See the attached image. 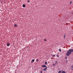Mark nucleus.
I'll use <instances>...</instances> for the list:
<instances>
[{
  "label": "nucleus",
  "mask_w": 73,
  "mask_h": 73,
  "mask_svg": "<svg viewBox=\"0 0 73 73\" xmlns=\"http://www.w3.org/2000/svg\"><path fill=\"white\" fill-rule=\"evenodd\" d=\"M73 52V49H69L66 53V55L68 56H69L70 54H71L72 52Z\"/></svg>",
  "instance_id": "1"
},
{
  "label": "nucleus",
  "mask_w": 73,
  "mask_h": 73,
  "mask_svg": "<svg viewBox=\"0 0 73 73\" xmlns=\"http://www.w3.org/2000/svg\"><path fill=\"white\" fill-rule=\"evenodd\" d=\"M34 62H35V59H33L31 61L32 63H33Z\"/></svg>",
  "instance_id": "2"
},
{
  "label": "nucleus",
  "mask_w": 73,
  "mask_h": 73,
  "mask_svg": "<svg viewBox=\"0 0 73 73\" xmlns=\"http://www.w3.org/2000/svg\"><path fill=\"white\" fill-rule=\"evenodd\" d=\"M47 69V67H46V68L45 69H44L43 70V71H45Z\"/></svg>",
  "instance_id": "3"
},
{
  "label": "nucleus",
  "mask_w": 73,
  "mask_h": 73,
  "mask_svg": "<svg viewBox=\"0 0 73 73\" xmlns=\"http://www.w3.org/2000/svg\"><path fill=\"white\" fill-rule=\"evenodd\" d=\"M7 46H9L10 45V44L9 43H7Z\"/></svg>",
  "instance_id": "4"
},
{
  "label": "nucleus",
  "mask_w": 73,
  "mask_h": 73,
  "mask_svg": "<svg viewBox=\"0 0 73 73\" xmlns=\"http://www.w3.org/2000/svg\"><path fill=\"white\" fill-rule=\"evenodd\" d=\"M71 69H72V70H73V65L71 66Z\"/></svg>",
  "instance_id": "5"
},
{
  "label": "nucleus",
  "mask_w": 73,
  "mask_h": 73,
  "mask_svg": "<svg viewBox=\"0 0 73 73\" xmlns=\"http://www.w3.org/2000/svg\"><path fill=\"white\" fill-rule=\"evenodd\" d=\"M42 67H46V65H42Z\"/></svg>",
  "instance_id": "6"
},
{
  "label": "nucleus",
  "mask_w": 73,
  "mask_h": 73,
  "mask_svg": "<svg viewBox=\"0 0 73 73\" xmlns=\"http://www.w3.org/2000/svg\"><path fill=\"white\" fill-rule=\"evenodd\" d=\"M23 7L24 8H25V4H23Z\"/></svg>",
  "instance_id": "7"
},
{
  "label": "nucleus",
  "mask_w": 73,
  "mask_h": 73,
  "mask_svg": "<svg viewBox=\"0 0 73 73\" xmlns=\"http://www.w3.org/2000/svg\"><path fill=\"white\" fill-rule=\"evenodd\" d=\"M72 1H71L70 2V3L69 4V5H71L72 4Z\"/></svg>",
  "instance_id": "8"
},
{
  "label": "nucleus",
  "mask_w": 73,
  "mask_h": 73,
  "mask_svg": "<svg viewBox=\"0 0 73 73\" xmlns=\"http://www.w3.org/2000/svg\"><path fill=\"white\" fill-rule=\"evenodd\" d=\"M61 71L60 70L58 71V73H61Z\"/></svg>",
  "instance_id": "9"
},
{
  "label": "nucleus",
  "mask_w": 73,
  "mask_h": 73,
  "mask_svg": "<svg viewBox=\"0 0 73 73\" xmlns=\"http://www.w3.org/2000/svg\"><path fill=\"white\" fill-rule=\"evenodd\" d=\"M45 65H46V64H47V62H46L45 63Z\"/></svg>",
  "instance_id": "10"
},
{
  "label": "nucleus",
  "mask_w": 73,
  "mask_h": 73,
  "mask_svg": "<svg viewBox=\"0 0 73 73\" xmlns=\"http://www.w3.org/2000/svg\"><path fill=\"white\" fill-rule=\"evenodd\" d=\"M65 58H66V59H68V57H65Z\"/></svg>",
  "instance_id": "11"
},
{
  "label": "nucleus",
  "mask_w": 73,
  "mask_h": 73,
  "mask_svg": "<svg viewBox=\"0 0 73 73\" xmlns=\"http://www.w3.org/2000/svg\"><path fill=\"white\" fill-rule=\"evenodd\" d=\"M65 36H66L65 35H64V38H65Z\"/></svg>",
  "instance_id": "12"
},
{
  "label": "nucleus",
  "mask_w": 73,
  "mask_h": 73,
  "mask_svg": "<svg viewBox=\"0 0 73 73\" xmlns=\"http://www.w3.org/2000/svg\"><path fill=\"white\" fill-rule=\"evenodd\" d=\"M39 61L38 59H36V62H37V61Z\"/></svg>",
  "instance_id": "13"
},
{
  "label": "nucleus",
  "mask_w": 73,
  "mask_h": 73,
  "mask_svg": "<svg viewBox=\"0 0 73 73\" xmlns=\"http://www.w3.org/2000/svg\"><path fill=\"white\" fill-rule=\"evenodd\" d=\"M59 51L61 52V50L60 49H59Z\"/></svg>",
  "instance_id": "14"
},
{
  "label": "nucleus",
  "mask_w": 73,
  "mask_h": 73,
  "mask_svg": "<svg viewBox=\"0 0 73 73\" xmlns=\"http://www.w3.org/2000/svg\"><path fill=\"white\" fill-rule=\"evenodd\" d=\"M57 63V61H56L55 62V64H56Z\"/></svg>",
  "instance_id": "15"
},
{
  "label": "nucleus",
  "mask_w": 73,
  "mask_h": 73,
  "mask_svg": "<svg viewBox=\"0 0 73 73\" xmlns=\"http://www.w3.org/2000/svg\"><path fill=\"white\" fill-rule=\"evenodd\" d=\"M53 66H56V65H55V64H53Z\"/></svg>",
  "instance_id": "16"
},
{
  "label": "nucleus",
  "mask_w": 73,
  "mask_h": 73,
  "mask_svg": "<svg viewBox=\"0 0 73 73\" xmlns=\"http://www.w3.org/2000/svg\"><path fill=\"white\" fill-rule=\"evenodd\" d=\"M15 25V27L17 26V25H16V24Z\"/></svg>",
  "instance_id": "17"
},
{
  "label": "nucleus",
  "mask_w": 73,
  "mask_h": 73,
  "mask_svg": "<svg viewBox=\"0 0 73 73\" xmlns=\"http://www.w3.org/2000/svg\"><path fill=\"white\" fill-rule=\"evenodd\" d=\"M40 73H42V71H40Z\"/></svg>",
  "instance_id": "18"
},
{
  "label": "nucleus",
  "mask_w": 73,
  "mask_h": 73,
  "mask_svg": "<svg viewBox=\"0 0 73 73\" xmlns=\"http://www.w3.org/2000/svg\"><path fill=\"white\" fill-rule=\"evenodd\" d=\"M56 56H57V57H59V56L58 55H57Z\"/></svg>",
  "instance_id": "19"
},
{
  "label": "nucleus",
  "mask_w": 73,
  "mask_h": 73,
  "mask_svg": "<svg viewBox=\"0 0 73 73\" xmlns=\"http://www.w3.org/2000/svg\"><path fill=\"white\" fill-rule=\"evenodd\" d=\"M28 3H29V0H28V1H27Z\"/></svg>",
  "instance_id": "20"
},
{
  "label": "nucleus",
  "mask_w": 73,
  "mask_h": 73,
  "mask_svg": "<svg viewBox=\"0 0 73 73\" xmlns=\"http://www.w3.org/2000/svg\"><path fill=\"white\" fill-rule=\"evenodd\" d=\"M44 41H46V39H44Z\"/></svg>",
  "instance_id": "21"
},
{
  "label": "nucleus",
  "mask_w": 73,
  "mask_h": 73,
  "mask_svg": "<svg viewBox=\"0 0 73 73\" xmlns=\"http://www.w3.org/2000/svg\"><path fill=\"white\" fill-rule=\"evenodd\" d=\"M54 56H55V55H53V57H54Z\"/></svg>",
  "instance_id": "22"
}]
</instances>
